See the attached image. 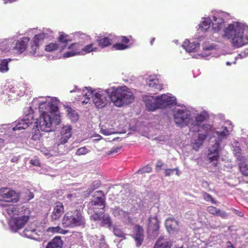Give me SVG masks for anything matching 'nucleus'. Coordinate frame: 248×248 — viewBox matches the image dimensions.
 <instances>
[{
	"instance_id": "1",
	"label": "nucleus",
	"mask_w": 248,
	"mask_h": 248,
	"mask_svg": "<svg viewBox=\"0 0 248 248\" xmlns=\"http://www.w3.org/2000/svg\"><path fill=\"white\" fill-rule=\"evenodd\" d=\"M93 101L98 108H103L109 104V100L117 107L128 105L134 102L135 96L130 89L126 86L113 88L112 91L107 93L100 92L95 93L93 96Z\"/></svg>"
},
{
	"instance_id": "2",
	"label": "nucleus",
	"mask_w": 248,
	"mask_h": 248,
	"mask_svg": "<svg viewBox=\"0 0 248 248\" xmlns=\"http://www.w3.org/2000/svg\"><path fill=\"white\" fill-rule=\"evenodd\" d=\"M222 36L230 39L234 47L239 48L248 43V36H244L243 30L237 23L229 25L224 30Z\"/></svg>"
},
{
	"instance_id": "3",
	"label": "nucleus",
	"mask_w": 248,
	"mask_h": 248,
	"mask_svg": "<svg viewBox=\"0 0 248 248\" xmlns=\"http://www.w3.org/2000/svg\"><path fill=\"white\" fill-rule=\"evenodd\" d=\"M62 224L64 227L70 228L84 227L86 219L80 210H74L64 214L62 219Z\"/></svg>"
},
{
	"instance_id": "4",
	"label": "nucleus",
	"mask_w": 248,
	"mask_h": 248,
	"mask_svg": "<svg viewBox=\"0 0 248 248\" xmlns=\"http://www.w3.org/2000/svg\"><path fill=\"white\" fill-rule=\"evenodd\" d=\"M175 103V100L173 97L162 94L157 96L155 102L150 104L149 102H147L146 105L149 110L154 111L158 108H164L167 106L173 105Z\"/></svg>"
},
{
	"instance_id": "5",
	"label": "nucleus",
	"mask_w": 248,
	"mask_h": 248,
	"mask_svg": "<svg viewBox=\"0 0 248 248\" xmlns=\"http://www.w3.org/2000/svg\"><path fill=\"white\" fill-rule=\"evenodd\" d=\"M174 119L176 124L180 126L191 124L193 125L192 119L190 113L186 110L178 109L174 114Z\"/></svg>"
},
{
	"instance_id": "6",
	"label": "nucleus",
	"mask_w": 248,
	"mask_h": 248,
	"mask_svg": "<svg viewBox=\"0 0 248 248\" xmlns=\"http://www.w3.org/2000/svg\"><path fill=\"white\" fill-rule=\"evenodd\" d=\"M28 212V215H24L23 213L22 215H19L17 217H12L9 220V225L11 229L14 231H17L22 228L30 219L29 214L30 211L27 210Z\"/></svg>"
},
{
	"instance_id": "7",
	"label": "nucleus",
	"mask_w": 248,
	"mask_h": 248,
	"mask_svg": "<svg viewBox=\"0 0 248 248\" xmlns=\"http://www.w3.org/2000/svg\"><path fill=\"white\" fill-rule=\"evenodd\" d=\"M0 201L6 202H16L19 201L17 192L10 187H1L0 189Z\"/></svg>"
},
{
	"instance_id": "8",
	"label": "nucleus",
	"mask_w": 248,
	"mask_h": 248,
	"mask_svg": "<svg viewBox=\"0 0 248 248\" xmlns=\"http://www.w3.org/2000/svg\"><path fill=\"white\" fill-rule=\"evenodd\" d=\"M29 112L26 113L25 111V116L22 119L19 120L13 128L14 131L20 130L22 129H26L29 125L32 123L33 119V109L31 107L27 108Z\"/></svg>"
},
{
	"instance_id": "9",
	"label": "nucleus",
	"mask_w": 248,
	"mask_h": 248,
	"mask_svg": "<svg viewBox=\"0 0 248 248\" xmlns=\"http://www.w3.org/2000/svg\"><path fill=\"white\" fill-rule=\"evenodd\" d=\"M96 193L100 195L101 194L102 196H94L93 199L90 202L91 206L89 210H93V211H95V210L100 211V214H102L104 213L105 207V196L101 190L97 191Z\"/></svg>"
},
{
	"instance_id": "10",
	"label": "nucleus",
	"mask_w": 248,
	"mask_h": 248,
	"mask_svg": "<svg viewBox=\"0 0 248 248\" xmlns=\"http://www.w3.org/2000/svg\"><path fill=\"white\" fill-rule=\"evenodd\" d=\"M36 127L43 131L50 132L53 130L52 120L49 114H41L36 122Z\"/></svg>"
},
{
	"instance_id": "11",
	"label": "nucleus",
	"mask_w": 248,
	"mask_h": 248,
	"mask_svg": "<svg viewBox=\"0 0 248 248\" xmlns=\"http://www.w3.org/2000/svg\"><path fill=\"white\" fill-rule=\"evenodd\" d=\"M61 137L57 140L55 145L59 146L66 143L72 136V127L66 125L62 127L60 131Z\"/></svg>"
},
{
	"instance_id": "12",
	"label": "nucleus",
	"mask_w": 248,
	"mask_h": 248,
	"mask_svg": "<svg viewBox=\"0 0 248 248\" xmlns=\"http://www.w3.org/2000/svg\"><path fill=\"white\" fill-rule=\"evenodd\" d=\"M47 37V34L44 32L35 35L32 39V44L31 46L30 53L32 54H35L39 46L43 44L44 40Z\"/></svg>"
},
{
	"instance_id": "13",
	"label": "nucleus",
	"mask_w": 248,
	"mask_h": 248,
	"mask_svg": "<svg viewBox=\"0 0 248 248\" xmlns=\"http://www.w3.org/2000/svg\"><path fill=\"white\" fill-rule=\"evenodd\" d=\"M133 237L136 243L137 247H140L144 240V230L140 225H136L134 227Z\"/></svg>"
},
{
	"instance_id": "14",
	"label": "nucleus",
	"mask_w": 248,
	"mask_h": 248,
	"mask_svg": "<svg viewBox=\"0 0 248 248\" xmlns=\"http://www.w3.org/2000/svg\"><path fill=\"white\" fill-rule=\"evenodd\" d=\"M64 206L60 202H57L54 204L53 211L51 217L52 220H57L60 219L62 215L64 213Z\"/></svg>"
},
{
	"instance_id": "15",
	"label": "nucleus",
	"mask_w": 248,
	"mask_h": 248,
	"mask_svg": "<svg viewBox=\"0 0 248 248\" xmlns=\"http://www.w3.org/2000/svg\"><path fill=\"white\" fill-rule=\"evenodd\" d=\"M30 41L29 37H23L20 40L17 41L14 49L16 50L19 54L24 52L27 49L28 43Z\"/></svg>"
},
{
	"instance_id": "16",
	"label": "nucleus",
	"mask_w": 248,
	"mask_h": 248,
	"mask_svg": "<svg viewBox=\"0 0 248 248\" xmlns=\"http://www.w3.org/2000/svg\"><path fill=\"white\" fill-rule=\"evenodd\" d=\"M159 223L156 216H154L149 218V229L150 232L154 233L155 235H157L158 234Z\"/></svg>"
},
{
	"instance_id": "17",
	"label": "nucleus",
	"mask_w": 248,
	"mask_h": 248,
	"mask_svg": "<svg viewBox=\"0 0 248 248\" xmlns=\"http://www.w3.org/2000/svg\"><path fill=\"white\" fill-rule=\"evenodd\" d=\"M165 226L169 232H178L179 222L174 218L170 217L165 221Z\"/></svg>"
},
{
	"instance_id": "18",
	"label": "nucleus",
	"mask_w": 248,
	"mask_h": 248,
	"mask_svg": "<svg viewBox=\"0 0 248 248\" xmlns=\"http://www.w3.org/2000/svg\"><path fill=\"white\" fill-rule=\"evenodd\" d=\"M225 26L224 20L220 16H214L213 30L215 32H218L222 29Z\"/></svg>"
},
{
	"instance_id": "19",
	"label": "nucleus",
	"mask_w": 248,
	"mask_h": 248,
	"mask_svg": "<svg viewBox=\"0 0 248 248\" xmlns=\"http://www.w3.org/2000/svg\"><path fill=\"white\" fill-rule=\"evenodd\" d=\"M207 211L209 214L215 216L220 217L222 218H226L228 216L227 213L225 211H222L213 206H208L207 208Z\"/></svg>"
},
{
	"instance_id": "20",
	"label": "nucleus",
	"mask_w": 248,
	"mask_h": 248,
	"mask_svg": "<svg viewBox=\"0 0 248 248\" xmlns=\"http://www.w3.org/2000/svg\"><path fill=\"white\" fill-rule=\"evenodd\" d=\"M206 137L207 133H199L197 139H194L192 142L193 148L196 151L198 150L200 147L202 145Z\"/></svg>"
},
{
	"instance_id": "21",
	"label": "nucleus",
	"mask_w": 248,
	"mask_h": 248,
	"mask_svg": "<svg viewBox=\"0 0 248 248\" xmlns=\"http://www.w3.org/2000/svg\"><path fill=\"white\" fill-rule=\"evenodd\" d=\"M171 242L168 239H165L160 236L156 242L154 248H170Z\"/></svg>"
},
{
	"instance_id": "22",
	"label": "nucleus",
	"mask_w": 248,
	"mask_h": 248,
	"mask_svg": "<svg viewBox=\"0 0 248 248\" xmlns=\"http://www.w3.org/2000/svg\"><path fill=\"white\" fill-rule=\"evenodd\" d=\"M62 245L63 242L61 237L56 236L47 243L46 248H62Z\"/></svg>"
},
{
	"instance_id": "23",
	"label": "nucleus",
	"mask_w": 248,
	"mask_h": 248,
	"mask_svg": "<svg viewBox=\"0 0 248 248\" xmlns=\"http://www.w3.org/2000/svg\"><path fill=\"white\" fill-rule=\"evenodd\" d=\"M148 85L150 88L149 90L153 91L154 92L153 93V94H156L158 91L161 90L162 89V85L159 84L158 80H150L148 83Z\"/></svg>"
},
{
	"instance_id": "24",
	"label": "nucleus",
	"mask_w": 248,
	"mask_h": 248,
	"mask_svg": "<svg viewBox=\"0 0 248 248\" xmlns=\"http://www.w3.org/2000/svg\"><path fill=\"white\" fill-rule=\"evenodd\" d=\"M200 45L197 42L191 43L189 40H186L183 44V47L188 52H194L199 47Z\"/></svg>"
},
{
	"instance_id": "25",
	"label": "nucleus",
	"mask_w": 248,
	"mask_h": 248,
	"mask_svg": "<svg viewBox=\"0 0 248 248\" xmlns=\"http://www.w3.org/2000/svg\"><path fill=\"white\" fill-rule=\"evenodd\" d=\"M6 211L7 213L12 217H15V216L16 215H22V213H23V211H19L18 208L17 207L12 205L8 206L6 209Z\"/></svg>"
},
{
	"instance_id": "26",
	"label": "nucleus",
	"mask_w": 248,
	"mask_h": 248,
	"mask_svg": "<svg viewBox=\"0 0 248 248\" xmlns=\"http://www.w3.org/2000/svg\"><path fill=\"white\" fill-rule=\"evenodd\" d=\"M208 117L209 116L207 113L204 111L202 112L196 117V124L193 127H198L202 123L207 119Z\"/></svg>"
},
{
	"instance_id": "27",
	"label": "nucleus",
	"mask_w": 248,
	"mask_h": 248,
	"mask_svg": "<svg viewBox=\"0 0 248 248\" xmlns=\"http://www.w3.org/2000/svg\"><path fill=\"white\" fill-rule=\"evenodd\" d=\"M190 130L192 132H203L202 134L207 133V136L208 135L209 131L211 129V126L209 124H203L200 127H190Z\"/></svg>"
},
{
	"instance_id": "28",
	"label": "nucleus",
	"mask_w": 248,
	"mask_h": 248,
	"mask_svg": "<svg viewBox=\"0 0 248 248\" xmlns=\"http://www.w3.org/2000/svg\"><path fill=\"white\" fill-rule=\"evenodd\" d=\"M97 42L100 46L102 48L107 47L111 44V40L108 37H99L97 40Z\"/></svg>"
},
{
	"instance_id": "29",
	"label": "nucleus",
	"mask_w": 248,
	"mask_h": 248,
	"mask_svg": "<svg viewBox=\"0 0 248 248\" xmlns=\"http://www.w3.org/2000/svg\"><path fill=\"white\" fill-rule=\"evenodd\" d=\"M212 21L209 17H205L199 25V28L202 31H207L210 27Z\"/></svg>"
},
{
	"instance_id": "30",
	"label": "nucleus",
	"mask_w": 248,
	"mask_h": 248,
	"mask_svg": "<svg viewBox=\"0 0 248 248\" xmlns=\"http://www.w3.org/2000/svg\"><path fill=\"white\" fill-rule=\"evenodd\" d=\"M101 226L110 228L112 226V221L108 215H104L101 217Z\"/></svg>"
},
{
	"instance_id": "31",
	"label": "nucleus",
	"mask_w": 248,
	"mask_h": 248,
	"mask_svg": "<svg viewBox=\"0 0 248 248\" xmlns=\"http://www.w3.org/2000/svg\"><path fill=\"white\" fill-rule=\"evenodd\" d=\"M58 41L59 43L64 44V46H66L68 42L71 41V40L69 39V35L65 34L63 32H62L60 33V35L58 38Z\"/></svg>"
},
{
	"instance_id": "32",
	"label": "nucleus",
	"mask_w": 248,
	"mask_h": 248,
	"mask_svg": "<svg viewBox=\"0 0 248 248\" xmlns=\"http://www.w3.org/2000/svg\"><path fill=\"white\" fill-rule=\"evenodd\" d=\"M49 104L47 102H44L40 103L39 109L41 114H48Z\"/></svg>"
},
{
	"instance_id": "33",
	"label": "nucleus",
	"mask_w": 248,
	"mask_h": 248,
	"mask_svg": "<svg viewBox=\"0 0 248 248\" xmlns=\"http://www.w3.org/2000/svg\"><path fill=\"white\" fill-rule=\"evenodd\" d=\"M68 115L72 121L76 122L78 119V113L71 108L69 107L67 108Z\"/></svg>"
},
{
	"instance_id": "34",
	"label": "nucleus",
	"mask_w": 248,
	"mask_h": 248,
	"mask_svg": "<svg viewBox=\"0 0 248 248\" xmlns=\"http://www.w3.org/2000/svg\"><path fill=\"white\" fill-rule=\"evenodd\" d=\"M239 166L241 173L245 176L248 177V163L241 162L239 164Z\"/></svg>"
},
{
	"instance_id": "35",
	"label": "nucleus",
	"mask_w": 248,
	"mask_h": 248,
	"mask_svg": "<svg viewBox=\"0 0 248 248\" xmlns=\"http://www.w3.org/2000/svg\"><path fill=\"white\" fill-rule=\"evenodd\" d=\"M68 48L71 49L74 52H75V53L78 54H79L80 52V50H81L82 48V45L79 43H75L69 46Z\"/></svg>"
},
{
	"instance_id": "36",
	"label": "nucleus",
	"mask_w": 248,
	"mask_h": 248,
	"mask_svg": "<svg viewBox=\"0 0 248 248\" xmlns=\"http://www.w3.org/2000/svg\"><path fill=\"white\" fill-rule=\"evenodd\" d=\"M11 59H3L0 63V71L6 72L8 70V65Z\"/></svg>"
},
{
	"instance_id": "37",
	"label": "nucleus",
	"mask_w": 248,
	"mask_h": 248,
	"mask_svg": "<svg viewBox=\"0 0 248 248\" xmlns=\"http://www.w3.org/2000/svg\"><path fill=\"white\" fill-rule=\"evenodd\" d=\"M58 47L59 46L57 43H52L46 45L45 49L46 52H52L56 50Z\"/></svg>"
},
{
	"instance_id": "38",
	"label": "nucleus",
	"mask_w": 248,
	"mask_h": 248,
	"mask_svg": "<svg viewBox=\"0 0 248 248\" xmlns=\"http://www.w3.org/2000/svg\"><path fill=\"white\" fill-rule=\"evenodd\" d=\"M220 148V143L218 141H216L215 144L209 149V152L211 154H219Z\"/></svg>"
},
{
	"instance_id": "39",
	"label": "nucleus",
	"mask_w": 248,
	"mask_h": 248,
	"mask_svg": "<svg viewBox=\"0 0 248 248\" xmlns=\"http://www.w3.org/2000/svg\"><path fill=\"white\" fill-rule=\"evenodd\" d=\"M42 137L40 131L38 129H34L31 139L34 140H39Z\"/></svg>"
},
{
	"instance_id": "40",
	"label": "nucleus",
	"mask_w": 248,
	"mask_h": 248,
	"mask_svg": "<svg viewBox=\"0 0 248 248\" xmlns=\"http://www.w3.org/2000/svg\"><path fill=\"white\" fill-rule=\"evenodd\" d=\"M81 50L86 53H90L93 51L96 50V48L93 47V44H90L85 46L84 47H82Z\"/></svg>"
},
{
	"instance_id": "41",
	"label": "nucleus",
	"mask_w": 248,
	"mask_h": 248,
	"mask_svg": "<svg viewBox=\"0 0 248 248\" xmlns=\"http://www.w3.org/2000/svg\"><path fill=\"white\" fill-rule=\"evenodd\" d=\"M113 48L115 50H124L129 48V46L123 43H116L113 46Z\"/></svg>"
},
{
	"instance_id": "42",
	"label": "nucleus",
	"mask_w": 248,
	"mask_h": 248,
	"mask_svg": "<svg viewBox=\"0 0 248 248\" xmlns=\"http://www.w3.org/2000/svg\"><path fill=\"white\" fill-rule=\"evenodd\" d=\"M49 104L48 113L52 112H56L58 110V107L56 103L53 101L47 102Z\"/></svg>"
},
{
	"instance_id": "43",
	"label": "nucleus",
	"mask_w": 248,
	"mask_h": 248,
	"mask_svg": "<svg viewBox=\"0 0 248 248\" xmlns=\"http://www.w3.org/2000/svg\"><path fill=\"white\" fill-rule=\"evenodd\" d=\"M113 232L114 235L118 237L124 238L125 237V234L122 232V231L121 229L117 227H114Z\"/></svg>"
},
{
	"instance_id": "44",
	"label": "nucleus",
	"mask_w": 248,
	"mask_h": 248,
	"mask_svg": "<svg viewBox=\"0 0 248 248\" xmlns=\"http://www.w3.org/2000/svg\"><path fill=\"white\" fill-rule=\"evenodd\" d=\"M202 194L203 199L206 201H210L212 202V203H216V202H217L216 201L214 200V199L212 197V196L211 195H210L205 192H203L202 193Z\"/></svg>"
},
{
	"instance_id": "45",
	"label": "nucleus",
	"mask_w": 248,
	"mask_h": 248,
	"mask_svg": "<svg viewBox=\"0 0 248 248\" xmlns=\"http://www.w3.org/2000/svg\"><path fill=\"white\" fill-rule=\"evenodd\" d=\"M132 38V36L130 35L128 37L125 36H120L118 37V41H121L124 44H127L130 42V39Z\"/></svg>"
},
{
	"instance_id": "46",
	"label": "nucleus",
	"mask_w": 248,
	"mask_h": 248,
	"mask_svg": "<svg viewBox=\"0 0 248 248\" xmlns=\"http://www.w3.org/2000/svg\"><path fill=\"white\" fill-rule=\"evenodd\" d=\"M101 133L105 135H110L114 133L112 129H108L105 126H103L101 129Z\"/></svg>"
},
{
	"instance_id": "47",
	"label": "nucleus",
	"mask_w": 248,
	"mask_h": 248,
	"mask_svg": "<svg viewBox=\"0 0 248 248\" xmlns=\"http://www.w3.org/2000/svg\"><path fill=\"white\" fill-rule=\"evenodd\" d=\"M88 150L86 148V147H83L79 148L76 153V155H86L88 153Z\"/></svg>"
},
{
	"instance_id": "48",
	"label": "nucleus",
	"mask_w": 248,
	"mask_h": 248,
	"mask_svg": "<svg viewBox=\"0 0 248 248\" xmlns=\"http://www.w3.org/2000/svg\"><path fill=\"white\" fill-rule=\"evenodd\" d=\"M48 231L53 233H65V232H62L64 231L59 226L56 227H50L48 229Z\"/></svg>"
},
{
	"instance_id": "49",
	"label": "nucleus",
	"mask_w": 248,
	"mask_h": 248,
	"mask_svg": "<svg viewBox=\"0 0 248 248\" xmlns=\"http://www.w3.org/2000/svg\"><path fill=\"white\" fill-rule=\"evenodd\" d=\"M219 157V154H211V153L208 154V158L210 162H213L214 161H217Z\"/></svg>"
},
{
	"instance_id": "50",
	"label": "nucleus",
	"mask_w": 248,
	"mask_h": 248,
	"mask_svg": "<svg viewBox=\"0 0 248 248\" xmlns=\"http://www.w3.org/2000/svg\"><path fill=\"white\" fill-rule=\"evenodd\" d=\"M151 170L152 168L150 166L147 165L139 169L138 171V173L141 174L144 173H149L151 171Z\"/></svg>"
},
{
	"instance_id": "51",
	"label": "nucleus",
	"mask_w": 248,
	"mask_h": 248,
	"mask_svg": "<svg viewBox=\"0 0 248 248\" xmlns=\"http://www.w3.org/2000/svg\"><path fill=\"white\" fill-rule=\"evenodd\" d=\"M216 133L217 134L218 138H223L227 135L228 134V130L227 127H225L224 128V130L222 131H221V132L217 131Z\"/></svg>"
},
{
	"instance_id": "52",
	"label": "nucleus",
	"mask_w": 248,
	"mask_h": 248,
	"mask_svg": "<svg viewBox=\"0 0 248 248\" xmlns=\"http://www.w3.org/2000/svg\"><path fill=\"white\" fill-rule=\"evenodd\" d=\"M100 211L98 210H95V211H93L94 212V214L91 217L94 221L97 220H101V217H100V215L99 214Z\"/></svg>"
},
{
	"instance_id": "53",
	"label": "nucleus",
	"mask_w": 248,
	"mask_h": 248,
	"mask_svg": "<svg viewBox=\"0 0 248 248\" xmlns=\"http://www.w3.org/2000/svg\"><path fill=\"white\" fill-rule=\"evenodd\" d=\"M89 94L87 93L83 94L84 96H85L84 100L82 101V103L83 104H87L90 100L91 95L93 94V92H89Z\"/></svg>"
},
{
	"instance_id": "54",
	"label": "nucleus",
	"mask_w": 248,
	"mask_h": 248,
	"mask_svg": "<svg viewBox=\"0 0 248 248\" xmlns=\"http://www.w3.org/2000/svg\"><path fill=\"white\" fill-rule=\"evenodd\" d=\"M175 170H177V168L171 169H167L165 170V176H169Z\"/></svg>"
},
{
	"instance_id": "55",
	"label": "nucleus",
	"mask_w": 248,
	"mask_h": 248,
	"mask_svg": "<svg viewBox=\"0 0 248 248\" xmlns=\"http://www.w3.org/2000/svg\"><path fill=\"white\" fill-rule=\"evenodd\" d=\"M76 54H77L75 53V52H74L73 50H72L71 51L67 52L64 53L63 57L64 58H68V57H70L71 56H73Z\"/></svg>"
},
{
	"instance_id": "56",
	"label": "nucleus",
	"mask_w": 248,
	"mask_h": 248,
	"mask_svg": "<svg viewBox=\"0 0 248 248\" xmlns=\"http://www.w3.org/2000/svg\"><path fill=\"white\" fill-rule=\"evenodd\" d=\"M34 197V194L31 192H29L27 195L26 196V198L28 201H30L31 199H33Z\"/></svg>"
},
{
	"instance_id": "57",
	"label": "nucleus",
	"mask_w": 248,
	"mask_h": 248,
	"mask_svg": "<svg viewBox=\"0 0 248 248\" xmlns=\"http://www.w3.org/2000/svg\"><path fill=\"white\" fill-rule=\"evenodd\" d=\"M233 211H234V213L235 214H236L237 216H238L239 217H242L244 216L243 213L242 212H241V211L236 210V209H234Z\"/></svg>"
},
{
	"instance_id": "58",
	"label": "nucleus",
	"mask_w": 248,
	"mask_h": 248,
	"mask_svg": "<svg viewBox=\"0 0 248 248\" xmlns=\"http://www.w3.org/2000/svg\"><path fill=\"white\" fill-rule=\"evenodd\" d=\"M202 186H203L205 188H209V184L207 181H203L202 182Z\"/></svg>"
},
{
	"instance_id": "59",
	"label": "nucleus",
	"mask_w": 248,
	"mask_h": 248,
	"mask_svg": "<svg viewBox=\"0 0 248 248\" xmlns=\"http://www.w3.org/2000/svg\"><path fill=\"white\" fill-rule=\"evenodd\" d=\"M235 156H236V157L238 159H239L240 160H241L242 159V156L241 153L240 152L236 153Z\"/></svg>"
},
{
	"instance_id": "60",
	"label": "nucleus",
	"mask_w": 248,
	"mask_h": 248,
	"mask_svg": "<svg viewBox=\"0 0 248 248\" xmlns=\"http://www.w3.org/2000/svg\"><path fill=\"white\" fill-rule=\"evenodd\" d=\"M163 165L161 161H158L156 165V168H161Z\"/></svg>"
},
{
	"instance_id": "61",
	"label": "nucleus",
	"mask_w": 248,
	"mask_h": 248,
	"mask_svg": "<svg viewBox=\"0 0 248 248\" xmlns=\"http://www.w3.org/2000/svg\"><path fill=\"white\" fill-rule=\"evenodd\" d=\"M228 243L230 244V245H228L227 248H234L231 242H228Z\"/></svg>"
},
{
	"instance_id": "62",
	"label": "nucleus",
	"mask_w": 248,
	"mask_h": 248,
	"mask_svg": "<svg viewBox=\"0 0 248 248\" xmlns=\"http://www.w3.org/2000/svg\"><path fill=\"white\" fill-rule=\"evenodd\" d=\"M73 196V195L72 194H68L67 195V198L69 199H70V200H71V199L72 198V197Z\"/></svg>"
},
{
	"instance_id": "63",
	"label": "nucleus",
	"mask_w": 248,
	"mask_h": 248,
	"mask_svg": "<svg viewBox=\"0 0 248 248\" xmlns=\"http://www.w3.org/2000/svg\"><path fill=\"white\" fill-rule=\"evenodd\" d=\"M155 41V38H153L150 41V44L151 45H153L154 44V41Z\"/></svg>"
},
{
	"instance_id": "64",
	"label": "nucleus",
	"mask_w": 248,
	"mask_h": 248,
	"mask_svg": "<svg viewBox=\"0 0 248 248\" xmlns=\"http://www.w3.org/2000/svg\"><path fill=\"white\" fill-rule=\"evenodd\" d=\"M176 170L177 171V172H176V174L177 175H178H178H179V172H178V170Z\"/></svg>"
}]
</instances>
